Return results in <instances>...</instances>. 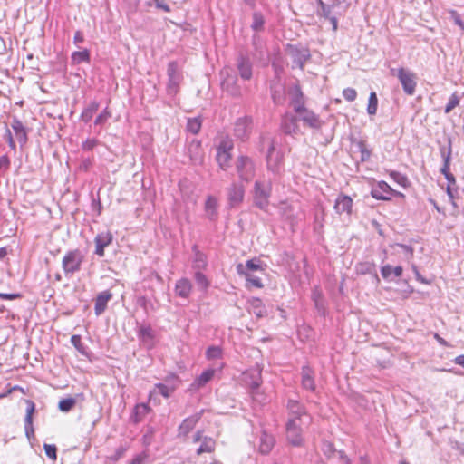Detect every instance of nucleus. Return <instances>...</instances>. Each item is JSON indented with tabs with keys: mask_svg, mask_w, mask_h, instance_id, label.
Listing matches in <instances>:
<instances>
[{
	"mask_svg": "<svg viewBox=\"0 0 464 464\" xmlns=\"http://www.w3.org/2000/svg\"><path fill=\"white\" fill-rule=\"evenodd\" d=\"M222 350H207V357L208 359H213L221 356Z\"/></svg>",
	"mask_w": 464,
	"mask_h": 464,
	"instance_id": "nucleus-60",
	"label": "nucleus"
},
{
	"mask_svg": "<svg viewBox=\"0 0 464 464\" xmlns=\"http://www.w3.org/2000/svg\"><path fill=\"white\" fill-rule=\"evenodd\" d=\"M458 193L457 188H454V186H451L450 184H448L447 186V195L450 198V200L452 204H454V198L456 197V194Z\"/></svg>",
	"mask_w": 464,
	"mask_h": 464,
	"instance_id": "nucleus-56",
	"label": "nucleus"
},
{
	"mask_svg": "<svg viewBox=\"0 0 464 464\" xmlns=\"http://www.w3.org/2000/svg\"><path fill=\"white\" fill-rule=\"evenodd\" d=\"M72 59L75 63H81L82 62H88L90 59V54L87 50L78 51L72 54Z\"/></svg>",
	"mask_w": 464,
	"mask_h": 464,
	"instance_id": "nucleus-47",
	"label": "nucleus"
},
{
	"mask_svg": "<svg viewBox=\"0 0 464 464\" xmlns=\"http://www.w3.org/2000/svg\"><path fill=\"white\" fill-rule=\"evenodd\" d=\"M139 333H140V337L144 342H149V341L152 340V338H153V331L150 326H141L140 328Z\"/></svg>",
	"mask_w": 464,
	"mask_h": 464,
	"instance_id": "nucleus-48",
	"label": "nucleus"
},
{
	"mask_svg": "<svg viewBox=\"0 0 464 464\" xmlns=\"http://www.w3.org/2000/svg\"><path fill=\"white\" fill-rule=\"evenodd\" d=\"M95 145H96L95 140H87L85 142H83L82 148L85 150H92L95 147Z\"/></svg>",
	"mask_w": 464,
	"mask_h": 464,
	"instance_id": "nucleus-61",
	"label": "nucleus"
},
{
	"mask_svg": "<svg viewBox=\"0 0 464 464\" xmlns=\"http://www.w3.org/2000/svg\"><path fill=\"white\" fill-rule=\"evenodd\" d=\"M236 169L238 178L246 182L252 180L256 175V164L248 156L241 155L237 159Z\"/></svg>",
	"mask_w": 464,
	"mask_h": 464,
	"instance_id": "nucleus-6",
	"label": "nucleus"
},
{
	"mask_svg": "<svg viewBox=\"0 0 464 464\" xmlns=\"http://www.w3.org/2000/svg\"><path fill=\"white\" fill-rule=\"evenodd\" d=\"M194 279L201 290H206L209 285V281L208 280L207 276L201 272V271H196L194 275Z\"/></svg>",
	"mask_w": 464,
	"mask_h": 464,
	"instance_id": "nucleus-44",
	"label": "nucleus"
},
{
	"mask_svg": "<svg viewBox=\"0 0 464 464\" xmlns=\"http://www.w3.org/2000/svg\"><path fill=\"white\" fill-rule=\"evenodd\" d=\"M343 98L348 102H353L357 97V92L353 88H345L343 91Z\"/></svg>",
	"mask_w": 464,
	"mask_h": 464,
	"instance_id": "nucleus-52",
	"label": "nucleus"
},
{
	"mask_svg": "<svg viewBox=\"0 0 464 464\" xmlns=\"http://www.w3.org/2000/svg\"><path fill=\"white\" fill-rule=\"evenodd\" d=\"M243 382L250 389L254 401L263 402L266 398L263 393L259 392V387L262 382L261 369L257 366L255 369L243 372Z\"/></svg>",
	"mask_w": 464,
	"mask_h": 464,
	"instance_id": "nucleus-3",
	"label": "nucleus"
},
{
	"mask_svg": "<svg viewBox=\"0 0 464 464\" xmlns=\"http://www.w3.org/2000/svg\"><path fill=\"white\" fill-rule=\"evenodd\" d=\"M12 128L20 145L24 146L27 142V133L24 124L19 120L14 119L12 123Z\"/></svg>",
	"mask_w": 464,
	"mask_h": 464,
	"instance_id": "nucleus-34",
	"label": "nucleus"
},
{
	"mask_svg": "<svg viewBox=\"0 0 464 464\" xmlns=\"http://www.w3.org/2000/svg\"><path fill=\"white\" fill-rule=\"evenodd\" d=\"M112 235L109 232H102L99 233L95 237V254L99 256H102L104 255V247L111 243Z\"/></svg>",
	"mask_w": 464,
	"mask_h": 464,
	"instance_id": "nucleus-25",
	"label": "nucleus"
},
{
	"mask_svg": "<svg viewBox=\"0 0 464 464\" xmlns=\"http://www.w3.org/2000/svg\"><path fill=\"white\" fill-rule=\"evenodd\" d=\"M44 450L45 451L46 456L49 459L53 460H55L57 459V448L54 444L44 443Z\"/></svg>",
	"mask_w": 464,
	"mask_h": 464,
	"instance_id": "nucleus-49",
	"label": "nucleus"
},
{
	"mask_svg": "<svg viewBox=\"0 0 464 464\" xmlns=\"http://www.w3.org/2000/svg\"><path fill=\"white\" fill-rule=\"evenodd\" d=\"M233 141L231 140H223L217 148L216 160L218 166L226 170L230 167L232 159L231 151L233 150Z\"/></svg>",
	"mask_w": 464,
	"mask_h": 464,
	"instance_id": "nucleus-8",
	"label": "nucleus"
},
{
	"mask_svg": "<svg viewBox=\"0 0 464 464\" xmlns=\"http://www.w3.org/2000/svg\"><path fill=\"white\" fill-rule=\"evenodd\" d=\"M460 98L457 94V92L452 93L450 97L448 103L445 106L444 112L450 113L454 108H456L459 104Z\"/></svg>",
	"mask_w": 464,
	"mask_h": 464,
	"instance_id": "nucleus-46",
	"label": "nucleus"
},
{
	"mask_svg": "<svg viewBox=\"0 0 464 464\" xmlns=\"http://www.w3.org/2000/svg\"><path fill=\"white\" fill-rule=\"evenodd\" d=\"M288 52L293 63L301 70L311 57L309 49L301 45H289Z\"/></svg>",
	"mask_w": 464,
	"mask_h": 464,
	"instance_id": "nucleus-14",
	"label": "nucleus"
},
{
	"mask_svg": "<svg viewBox=\"0 0 464 464\" xmlns=\"http://www.w3.org/2000/svg\"><path fill=\"white\" fill-rule=\"evenodd\" d=\"M21 297H22V295L19 293L7 294V293L0 292V299H3V300H14V299H19Z\"/></svg>",
	"mask_w": 464,
	"mask_h": 464,
	"instance_id": "nucleus-54",
	"label": "nucleus"
},
{
	"mask_svg": "<svg viewBox=\"0 0 464 464\" xmlns=\"http://www.w3.org/2000/svg\"><path fill=\"white\" fill-rule=\"evenodd\" d=\"M286 438L290 444L298 447L303 443V428L295 426L293 420L286 422Z\"/></svg>",
	"mask_w": 464,
	"mask_h": 464,
	"instance_id": "nucleus-16",
	"label": "nucleus"
},
{
	"mask_svg": "<svg viewBox=\"0 0 464 464\" xmlns=\"http://www.w3.org/2000/svg\"><path fill=\"white\" fill-rule=\"evenodd\" d=\"M353 207V199L345 195H340L335 200L334 209L338 214H351Z\"/></svg>",
	"mask_w": 464,
	"mask_h": 464,
	"instance_id": "nucleus-28",
	"label": "nucleus"
},
{
	"mask_svg": "<svg viewBox=\"0 0 464 464\" xmlns=\"http://www.w3.org/2000/svg\"><path fill=\"white\" fill-rule=\"evenodd\" d=\"M237 82V78L236 75L229 74L228 72H226V77H224L221 82V88L229 95L239 97L241 95V90Z\"/></svg>",
	"mask_w": 464,
	"mask_h": 464,
	"instance_id": "nucleus-18",
	"label": "nucleus"
},
{
	"mask_svg": "<svg viewBox=\"0 0 464 464\" xmlns=\"http://www.w3.org/2000/svg\"><path fill=\"white\" fill-rule=\"evenodd\" d=\"M193 268L196 269L197 271L205 269L208 266L206 255L200 252L196 246H193Z\"/></svg>",
	"mask_w": 464,
	"mask_h": 464,
	"instance_id": "nucleus-35",
	"label": "nucleus"
},
{
	"mask_svg": "<svg viewBox=\"0 0 464 464\" xmlns=\"http://www.w3.org/2000/svg\"><path fill=\"white\" fill-rule=\"evenodd\" d=\"M336 455L338 456L339 459L342 461L341 464H350L349 458L344 454L343 451H337Z\"/></svg>",
	"mask_w": 464,
	"mask_h": 464,
	"instance_id": "nucleus-64",
	"label": "nucleus"
},
{
	"mask_svg": "<svg viewBox=\"0 0 464 464\" xmlns=\"http://www.w3.org/2000/svg\"><path fill=\"white\" fill-rule=\"evenodd\" d=\"M75 404L76 400L74 398H65L59 401L58 408L63 412H68L74 407Z\"/></svg>",
	"mask_w": 464,
	"mask_h": 464,
	"instance_id": "nucleus-45",
	"label": "nucleus"
},
{
	"mask_svg": "<svg viewBox=\"0 0 464 464\" xmlns=\"http://www.w3.org/2000/svg\"><path fill=\"white\" fill-rule=\"evenodd\" d=\"M215 370H205L190 385V390H198L205 386L214 376Z\"/></svg>",
	"mask_w": 464,
	"mask_h": 464,
	"instance_id": "nucleus-30",
	"label": "nucleus"
},
{
	"mask_svg": "<svg viewBox=\"0 0 464 464\" xmlns=\"http://www.w3.org/2000/svg\"><path fill=\"white\" fill-rule=\"evenodd\" d=\"M286 408L288 411V419L310 420L305 408L297 400H288Z\"/></svg>",
	"mask_w": 464,
	"mask_h": 464,
	"instance_id": "nucleus-17",
	"label": "nucleus"
},
{
	"mask_svg": "<svg viewBox=\"0 0 464 464\" xmlns=\"http://www.w3.org/2000/svg\"><path fill=\"white\" fill-rule=\"evenodd\" d=\"M371 195L379 200H390L392 196L403 197V194L394 190L387 182L379 181L372 188Z\"/></svg>",
	"mask_w": 464,
	"mask_h": 464,
	"instance_id": "nucleus-10",
	"label": "nucleus"
},
{
	"mask_svg": "<svg viewBox=\"0 0 464 464\" xmlns=\"http://www.w3.org/2000/svg\"><path fill=\"white\" fill-rule=\"evenodd\" d=\"M355 146L358 148L361 153V162L368 161L372 156V150L367 147L366 142L364 140H358L355 142Z\"/></svg>",
	"mask_w": 464,
	"mask_h": 464,
	"instance_id": "nucleus-38",
	"label": "nucleus"
},
{
	"mask_svg": "<svg viewBox=\"0 0 464 464\" xmlns=\"http://www.w3.org/2000/svg\"><path fill=\"white\" fill-rule=\"evenodd\" d=\"M244 270L250 273V271L262 270V266L259 261L255 259L247 260L244 266Z\"/></svg>",
	"mask_w": 464,
	"mask_h": 464,
	"instance_id": "nucleus-50",
	"label": "nucleus"
},
{
	"mask_svg": "<svg viewBox=\"0 0 464 464\" xmlns=\"http://www.w3.org/2000/svg\"><path fill=\"white\" fill-rule=\"evenodd\" d=\"M167 94L169 96H175L179 92V86L183 80L181 72L179 70L177 62H169L167 68Z\"/></svg>",
	"mask_w": 464,
	"mask_h": 464,
	"instance_id": "nucleus-5",
	"label": "nucleus"
},
{
	"mask_svg": "<svg viewBox=\"0 0 464 464\" xmlns=\"http://www.w3.org/2000/svg\"><path fill=\"white\" fill-rule=\"evenodd\" d=\"M316 4L317 16L324 20H329L332 24L333 31L336 32L338 29V19L334 14V9L335 6L334 5H326L323 0H316Z\"/></svg>",
	"mask_w": 464,
	"mask_h": 464,
	"instance_id": "nucleus-13",
	"label": "nucleus"
},
{
	"mask_svg": "<svg viewBox=\"0 0 464 464\" xmlns=\"http://www.w3.org/2000/svg\"><path fill=\"white\" fill-rule=\"evenodd\" d=\"M192 290V284L189 279L183 277L176 282L175 294L181 298H188Z\"/></svg>",
	"mask_w": 464,
	"mask_h": 464,
	"instance_id": "nucleus-27",
	"label": "nucleus"
},
{
	"mask_svg": "<svg viewBox=\"0 0 464 464\" xmlns=\"http://www.w3.org/2000/svg\"><path fill=\"white\" fill-rule=\"evenodd\" d=\"M253 119L250 116L238 118L235 122L234 135L242 141L246 140L252 131Z\"/></svg>",
	"mask_w": 464,
	"mask_h": 464,
	"instance_id": "nucleus-11",
	"label": "nucleus"
},
{
	"mask_svg": "<svg viewBox=\"0 0 464 464\" xmlns=\"http://www.w3.org/2000/svg\"><path fill=\"white\" fill-rule=\"evenodd\" d=\"M10 166V160L6 155H3L0 157V169L5 168L8 169Z\"/></svg>",
	"mask_w": 464,
	"mask_h": 464,
	"instance_id": "nucleus-62",
	"label": "nucleus"
},
{
	"mask_svg": "<svg viewBox=\"0 0 464 464\" xmlns=\"http://www.w3.org/2000/svg\"><path fill=\"white\" fill-rule=\"evenodd\" d=\"M84 260V255L79 249L68 251L62 260L63 270L66 276L79 272Z\"/></svg>",
	"mask_w": 464,
	"mask_h": 464,
	"instance_id": "nucleus-4",
	"label": "nucleus"
},
{
	"mask_svg": "<svg viewBox=\"0 0 464 464\" xmlns=\"http://www.w3.org/2000/svg\"><path fill=\"white\" fill-rule=\"evenodd\" d=\"M150 411V408L146 403L137 404L133 410L131 420L135 422H140L144 420L145 416Z\"/></svg>",
	"mask_w": 464,
	"mask_h": 464,
	"instance_id": "nucleus-36",
	"label": "nucleus"
},
{
	"mask_svg": "<svg viewBox=\"0 0 464 464\" xmlns=\"http://www.w3.org/2000/svg\"><path fill=\"white\" fill-rule=\"evenodd\" d=\"M201 124L199 118H189L187 122V130L192 134H198L201 129Z\"/></svg>",
	"mask_w": 464,
	"mask_h": 464,
	"instance_id": "nucleus-43",
	"label": "nucleus"
},
{
	"mask_svg": "<svg viewBox=\"0 0 464 464\" xmlns=\"http://www.w3.org/2000/svg\"><path fill=\"white\" fill-rule=\"evenodd\" d=\"M389 175L394 182H396L397 184L403 188H407L410 185L407 176L399 171L391 170L389 172Z\"/></svg>",
	"mask_w": 464,
	"mask_h": 464,
	"instance_id": "nucleus-41",
	"label": "nucleus"
},
{
	"mask_svg": "<svg viewBox=\"0 0 464 464\" xmlns=\"http://www.w3.org/2000/svg\"><path fill=\"white\" fill-rule=\"evenodd\" d=\"M155 390L158 393L161 394L165 398H169L171 394L172 390L163 383H158L155 385Z\"/></svg>",
	"mask_w": 464,
	"mask_h": 464,
	"instance_id": "nucleus-51",
	"label": "nucleus"
},
{
	"mask_svg": "<svg viewBox=\"0 0 464 464\" xmlns=\"http://www.w3.org/2000/svg\"><path fill=\"white\" fill-rule=\"evenodd\" d=\"M270 92L273 102L276 105H283L285 103L287 92L280 81L270 85Z\"/></svg>",
	"mask_w": 464,
	"mask_h": 464,
	"instance_id": "nucleus-22",
	"label": "nucleus"
},
{
	"mask_svg": "<svg viewBox=\"0 0 464 464\" xmlns=\"http://www.w3.org/2000/svg\"><path fill=\"white\" fill-rule=\"evenodd\" d=\"M275 442L276 440L273 435L268 434L266 431L262 432L260 437L259 451L265 455L268 454L274 448Z\"/></svg>",
	"mask_w": 464,
	"mask_h": 464,
	"instance_id": "nucleus-31",
	"label": "nucleus"
},
{
	"mask_svg": "<svg viewBox=\"0 0 464 464\" xmlns=\"http://www.w3.org/2000/svg\"><path fill=\"white\" fill-rule=\"evenodd\" d=\"M158 9L163 10L164 12H170V8L164 0H153Z\"/></svg>",
	"mask_w": 464,
	"mask_h": 464,
	"instance_id": "nucleus-58",
	"label": "nucleus"
},
{
	"mask_svg": "<svg viewBox=\"0 0 464 464\" xmlns=\"http://www.w3.org/2000/svg\"><path fill=\"white\" fill-rule=\"evenodd\" d=\"M26 414L24 418V430L26 437L30 440L34 433L33 427V415L35 411V405L34 401L28 400L26 401Z\"/></svg>",
	"mask_w": 464,
	"mask_h": 464,
	"instance_id": "nucleus-24",
	"label": "nucleus"
},
{
	"mask_svg": "<svg viewBox=\"0 0 464 464\" xmlns=\"http://www.w3.org/2000/svg\"><path fill=\"white\" fill-rule=\"evenodd\" d=\"M272 193V179L268 180H256L253 189L254 205L261 210H266Z\"/></svg>",
	"mask_w": 464,
	"mask_h": 464,
	"instance_id": "nucleus-2",
	"label": "nucleus"
},
{
	"mask_svg": "<svg viewBox=\"0 0 464 464\" xmlns=\"http://www.w3.org/2000/svg\"><path fill=\"white\" fill-rule=\"evenodd\" d=\"M247 310L249 313L254 314L257 318H263L267 315L264 303L257 297H253L248 300Z\"/></svg>",
	"mask_w": 464,
	"mask_h": 464,
	"instance_id": "nucleus-26",
	"label": "nucleus"
},
{
	"mask_svg": "<svg viewBox=\"0 0 464 464\" xmlns=\"http://www.w3.org/2000/svg\"><path fill=\"white\" fill-rule=\"evenodd\" d=\"M111 298L112 294L109 291H103L97 295L94 306L95 314L97 315L102 314L105 311L107 303Z\"/></svg>",
	"mask_w": 464,
	"mask_h": 464,
	"instance_id": "nucleus-29",
	"label": "nucleus"
},
{
	"mask_svg": "<svg viewBox=\"0 0 464 464\" xmlns=\"http://www.w3.org/2000/svg\"><path fill=\"white\" fill-rule=\"evenodd\" d=\"M204 212L206 218L215 222L218 218V199L211 195H208L204 203Z\"/></svg>",
	"mask_w": 464,
	"mask_h": 464,
	"instance_id": "nucleus-19",
	"label": "nucleus"
},
{
	"mask_svg": "<svg viewBox=\"0 0 464 464\" xmlns=\"http://www.w3.org/2000/svg\"><path fill=\"white\" fill-rule=\"evenodd\" d=\"M302 386L303 388L314 392L315 383L313 377V371L310 367L304 366L302 370Z\"/></svg>",
	"mask_w": 464,
	"mask_h": 464,
	"instance_id": "nucleus-32",
	"label": "nucleus"
},
{
	"mask_svg": "<svg viewBox=\"0 0 464 464\" xmlns=\"http://www.w3.org/2000/svg\"><path fill=\"white\" fill-rule=\"evenodd\" d=\"M452 141L451 139H448V146H442L440 148V156L443 160V165L440 169V172L445 176L451 174L450 172V160L452 152Z\"/></svg>",
	"mask_w": 464,
	"mask_h": 464,
	"instance_id": "nucleus-20",
	"label": "nucleus"
},
{
	"mask_svg": "<svg viewBox=\"0 0 464 464\" xmlns=\"http://www.w3.org/2000/svg\"><path fill=\"white\" fill-rule=\"evenodd\" d=\"M298 122L313 130H319L324 125L320 116L306 107L296 113L285 112L282 117L281 130L286 135H299L301 130Z\"/></svg>",
	"mask_w": 464,
	"mask_h": 464,
	"instance_id": "nucleus-1",
	"label": "nucleus"
},
{
	"mask_svg": "<svg viewBox=\"0 0 464 464\" xmlns=\"http://www.w3.org/2000/svg\"><path fill=\"white\" fill-rule=\"evenodd\" d=\"M237 272L238 275L245 276L246 280L249 285L252 286H255L256 288H262L263 284L261 282V279L257 276H253L251 273L244 270V265L238 264L237 266Z\"/></svg>",
	"mask_w": 464,
	"mask_h": 464,
	"instance_id": "nucleus-33",
	"label": "nucleus"
},
{
	"mask_svg": "<svg viewBox=\"0 0 464 464\" xmlns=\"http://www.w3.org/2000/svg\"><path fill=\"white\" fill-rule=\"evenodd\" d=\"M109 117V113L104 111L95 120V124H102Z\"/></svg>",
	"mask_w": 464,
	"mask_h": 464,
	"instance_id": "nucleus-63",
	"label": "nucleus"
},
{
	"mask_svg": "<svg viewBox=\"0 0 464 464\" xmlns=\"http://www.w3.org/2000/svg\"><path fill=\"white\" fill-rule=\"evenodd\" d=\"M451 14L454 23L460 28L462 32H464V22L460 18L459 14L456 11H452Z\"/></svg>",
	"mask_w": 464,
	"mask_h": 464,
	"instance_id": "nucleus-55",
	"label": "nucleus"
},
{
	"mask_svg": "<svg viewBox=\"0 0 464 464\" xmlns=\"http://www.w3.org/2000/svg\"><path fill=\"white\" fill-rule=\"evenodd\" d=\"M381 275L382 276L388 281H391L392 275V266L390 265H385L381 267Z\"/></svg>",
	"mask_w": 464,
	"mask_h": 464,
	"instance_id": "nucleus-53",
	"label": "nucleus"
},
{
	"mask_svg": "<svg viewBox=\"0 0 464 464\" xmlns=\"http://www.w3.org/2000/svg\"><path fill=\"white\" fill-rule=\"evenodd\" d=\"M237 70L243 80H250L252 77V63L247 56L240 55L237 63Z\"/></svg>",
	"mask_w": 464,
	"mask_h": 464,
	"instance_id": "nucleus-23",
	"label": "nucleus"
},
{
	"mask_svg": "<svg viewBox=\"0 0 464 464\" xmlns=\"http://www.w3.org/2000/svg\"><path fill=\"white\" fill-rule=\"evenodd\" d=\"M215 440L210 437L205 436L202 440L201 445L197 450V454L201 455L203 453H211L215 450Z\"/></svg>",
	"mask_w": 464,
	"mask_h": 464,
	"instance_id": "nucleus-37",
	"label": "nucleus"
},
{
	"mask_svg": "<svg viewBox=\"0 0 464 464\" xmlns=\"http://www.w3.org/2000/svg\"><path fill=\"white\" fill-rule=\"evenodd\" d=\"M289 106L293 109L292 113H296L306 108V99L299 84H294L287 90Z\"/></svg>",
	"mask_w": 464,
	"mask_h": 464,
	"instance_id": "nucleus-9",
	"label": "nucleus"
},
{
	"mask_svg": "<svg viewBox=\"0 0 464 464\" xmlns=\"http://www.w3.org/2000/svg\"><path fill=\"white\" fill-rule=\"evenodd\" d=\"M98 103L91 102L82 112L81 118L84 122L90 121L98 111Z\"/></svg>",
	"mask_w": 464,
	"mask_h": 464,
	"instance_id": "nucleus-39",
	"label": "nucleus"
},
{
	"mask_svg": "<svg viewBox=\"0 0 464 464\" xmlns=\"http://www.w3.org/2000/svg\"><path fill=\"white\" fill-rule=\"evenodd\" d=\"M323 451L328 457H331V454H335L336 453L334 449L333 444L329 443V442H324V445H323Z\"/></svg>",
	"mask_w": 464,
	"mask_h": 464,
	"instance_id": "nucleus-57",
	"label": "nucleus"
},
{
	"mask_svg": "<svg viewBox=\"0 0 464 464\" xmlns=\"http://www.w3.org/2000/svg\"><path fill=\"white\" fill-rule=\"evenodd\" d=\"M266 168L275 177L280 176L284 170L283 154L275 149L273 141L270 142L266 154Z\"/></svg>",
	"mask_w": 464,
	"mask_h": 464,
	"instance_id": "nucleus-7",
	"label": "nucleus"
},
{
	"mask_svg": "<svg viewBox=\"0 0 464 464\" xmlns=\"http://www.w3.org/2000/svg\"><path fill=\"white\" fill-rule=\"evenodd\" d=\"M378 108V98L377 94L374 92H372L369 96L367 112L369 115H375Z\"/></svg>",
	"mask_w": 464,
	"mask_h": 464,
	"instance_id": "nucleus-42",
	"label": "nucleus"
},
{
	"mask_svg": "<svg viewBox=\"0 0 464 464\" xmlns=\"http://www.w3.org/2000/svg\"><path fill=\"white\" fill-rule=\"evenodd\" d=\"M227 202L230 208L238 207L245 198V187L237 182H233L227 189Z\"/></svg>",
	"mask_w": 464,
	"mask_h": 464,
	"instance_id": "nucleus-15",
	"label": "nucleus"
},
{
	"mask_svg": "<svg viewBox=\"0 0 464 464\" xmlns=\"http://www.w3.org/2000/svg\"><path fill=\"white\" fill-rule=\"evenodd\" d=\"M201 418V413H197L188 418H186L178 429L179 437H187L188 434L194 429L196 424Z\"/></svg>",
	"mask_w": 464,
	"mask_h": 464,
	"instance_id": "nucleus-21",
	"label": "nucleus"
},
{
	"mask_svg": "<svg viewBox=\"0 0 464 464\" xmlns=\"http://www.w3.org/2000/svg\"><path fill=\"white\" fill-rule=\"evenodd\" d=\"M265 25V18L264 15L260 12H255L253 14V22L251 24V28L255 32H261L264 30Z\"/></svg>",
	"mask_w": 464,
	"mask_h": 464,
	"instance_id": "nucleus-40",
	"label": "nucleus"
},
{
	"mask_svg": "<svg viewBox=\"0 0 464 464\" xmlns=\"http://www.w3.org/2000/svg\"><path fill=\"white\" fill-rule=\"evenodd\" d=\"M147 459V455L145 453H141L137 455L130 464H142Z\"/></svg>",
	"mask_w": 464,
	"mask_h": 464,
	"instance_id": "nucleus-59",
	"label": "nucleus"
},
{
	"mask_svg": "<svg viewBox=\"0 0 464 464\" xmlns=\"http://www.w3.org/2000/svg\"><path fill=\"white\" fill-rule=\"evenodd\" d=\"M397 76L404 92L408 95H413L417 85L415 73L401 67L398 69Z\"/></svg>",
	"mask_w": 464,
	"mask_h": 464,
	"instance_id": "nucleus-12",
	"label": "nucleus"
}]
</instances>
